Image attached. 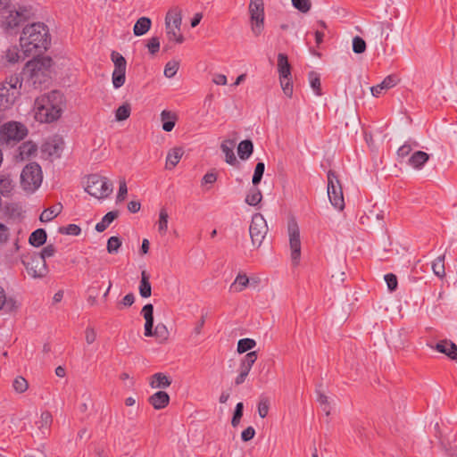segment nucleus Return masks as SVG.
I'll use <instances>...</instances> for the list:
<instances>
[{
    "label": "nucleus",
    "instance_id": "obj_1",
    "mask_svg": "<svg viewBox=\"0 0 457 457\" xmlns=\"http://www.w3.org/2000/svg\"><path fill=\"white\" fill-rule=\"evenodd\" d=\"M65 107V98L58 90H53L36 98L34 103L35 119L39 122L50 123L57 120Z\"/></svg>",
    "mask_w": 457,
    "mask_h": 457
},
{
    "label": "nucleus",
    "instance_id": "obj_2",
    "mask_svg": "<svg viewBox=\"0 0 457 457\" xmlns=\"http://www.w3.org/2000/svg\"><path fill=\"white\" fill-rule=\"evenodd\" d=\"M50 42L47 27L42 22L27 25L21 33L20 45L24 57L45 51Z\"/></svg>",
    "mask_w": 457,
    "mask_h": 457
},
{
    "label": "nucleus",
    "instance_id": "obj_3",
    "mask_svg": "<svg viewBox=\"0 0 457 457\" xmlns=\"http://www.w3.org/2000/svg\"><path fill=\"white\" fill-rule=\"evenodd\" d=\"M4 2L0 6V22L4 29H14L33 16L30 6L16 8L11 4V0H5Z\"/></svg>",
    "mask_w": 457,
    "mask_h": 457
},
{
    "label": "nucleus",
    "instance_id": "obj_4",
    "mask_svg": "<svg viewBox=\"0 0 457 457\" xmlns=\"http://www.w3.org/2000/svg\"><path fill=\"white\" fill-rule=\"evenodd\" d=\"M51 65L52 59L49 57L35 58L26 64L25 71L29 73V79L34 87L48 81Z\"/></svg>",
    "mask_w": 457,
    "mask_h": 457
},
{
    "label": "nucleus",
    "instance_id": "obj_5",
    "mask_svg": "<svg viewBox=\"0 0 457 457\" xmlns=\"http://www.w3.org/2000/svg\"><path fill=\"white\" fill-rule=\"evenodd\" d=\"M22 82L18 75H12L0 84V109L10 108L20 96Z\"/></svg>",
    "mask_w": 457,
    "mask_h": 457
},
{
    "label": "nucleus",
    "instance_id": "obj_6",
    "mask_svg": "<svg viewBox=\"0 0 457 457\" xmlns=\"http://www.w3.org/2000/svg\"><path fill=\"white\" fill-rule=\"evenodd\" d=\"M182 11L179 7L170 8L165 16V33L169 41L178 44L184 42V36L181 32Z\"/></svg>",
    "mask_w": 457,
    "mask_h": 457
},
{
    "label": "nucleus",
    "instance_id": "obj_7",
    "mask_svg": "<svg viewBox=\"0 0 457 457\" xmlns=\"http://www.w3.org/2000/svg\"><path fill=\"white\" fill-rule=\"evenodd\" d=\"M28 135L27 127L18 121H8L0 126V143L13 146Z\"/></svg>",
    "mask_w": 457,
    "mask_h": 457
},
{
    "label": "nucleus",
    "instance_id": "obj_8",
    "mask_svg": "<svg viewBox=\"0 0 457 457\" xmlns=\"http://www.w3.org/2000/svg\"><path fill=\"white\" fill-rule=\"evenodd\" d=\"M85 190L92 196L97 199L108 197L112 190V183L105 177L98 174H91L87 177V187Z\"/></svg>",
    "mask_w": 457,
    "mask_h": 457
},
{
    "label": "nucleus",
    "instance_id": "obj_9",
    "mask_svg": "<svg viewBox=\"0 0 457 457\" xmlns=\"http://www.w3.org/2000/svg\"><path fill=\"white\" fill-rule=\"evenodd\" d=\"M43 180V173L39 164L30 162L27 164L21 173V186L27 192L37 190Z\"/></svg>",
    "mask_w": 457,
    "mask_h": 457
},
{
    "label": "nucleus",
    "instance_id": "obj_10",
    "mask_svg": "<svg viewBox=\"0 0 457 457\" xmlns=\"http://www.w3.org/2000/svg\"><path fill=\"white\" fill-rule=\"evenodd\" d=\"M251 30L255 37H259L264 29V2L263 0H250L248 5Z\"/></svg>",
    "mask_w": 457,
    "mask_h": 457
},
{
    "label": "nucleus",
    "instance_id": "obj_11",
    "mask_svg": "<svg viewBox=\"0 0 457 457\" xmlns=\"http://www.w3.org/2000/svg\"><path fill=\"white\" fill-rule=\"evenodd\" d=\"M22 264L24 265L29 276L33 278H45L48 273V267L46 262L43 257L36 253L26 255L22 258Z\"/></svg>",
    "mask_w": 457,
    "mask_h": 457
},
{
    "label": "nucleus",
    "instance_id": "obj_12",
    "mask_svg": "<svg viewBox=\"0 0 457 457\" xmlns=\"http://www.w3.org/2000/svg\"><path fill=\"white\" fill-rule=\"evenodd\" d=\"M328 196L335 208L340 211L344 209L345 201L342 187L338 177L332 170L328 171Z\"/></svg>",
    "mask_w": 457,
    "mask_h": 457
},
{
    "label": "nucleus",
    "instance_id": "obj_13",
    "mask_svg": "<svg viewBox=\"0 0 457 457\" xmlns=\"http://www.w3.org/2000/svg\"><path fill=\"white\" fill-rule=\"evenodd\" d=\"M249 233L253 245L259 247L268 233V225L262 214L253 215Z\"/></svg>",
    "mask_w": 457,
    "mask_h": 457
},
{
    "label": "nucleus",
    "instance_id": "obj_14",
    "mask_svg": "<svg viewBox=\"0 0 457 457\" xmlns=\"http://www.w3.org/2000/svg\"><path fill=\"white\" fill-rule=\"evenodd\" d=\"M112 61L114 63L112 79L115 88L122 87L126 80V59L119 53L113 51L111 54Z\"/></svg>",
    "mask_w": 457,
    "mask_h": 457
},
{
    "label": "nucleus",
    "instance_id": "obj_15",
    "mask_svg": "<svg viewBox=\"0 0 457 457\" xmlns=\"http://www.w3.org/2000/svg\"><path fill=\"white\" fill-rule=\"evenodd\" d=\"M287 230L291 248V258L292 261L297 264L301 256V240L299 227L295 220L288 221Z\"/></svg>",
    "mask_w": 457,
    "mask_h": 457
},
{
    "label": "nucleus",
    "instance_id": "obj_16",
    "mask_svg": "<svg viewBox=\"0 0 457 457\" xmlns=\"http://www.w3.org/2000/svg\"><path fill=\"white\" fill-rule=\"evenodd\" d=\"M18 152V154L15 156L16 160H29L37 155V145L32 141H26L19 146Z\"/></svg>",
    "mask_w": 457,
    "mask_h": 457
},
{
    "label": "nucleus",
    "instance_id": "obj_17",
    "mask_svg": "<svg viewBox=\"0 0 457 457\" xmlns=\"http://www.w3.org/2000/svg\"><path fill=\"white\" fill-rule=\"evenodd\" d=\"M435 349L457 361V345L454 343L442 340L436 345Z\"/></svg>",
    "mask_w": 457,
    "mask_h": 457
},
{
    "label": "nucleus",
    "instance_id": "obj_18",
    "mask_svg": "<svg viewBox=\"0 0 457 457\" xmlns=\"http://www.w3.org/2000/svg\"><path fill=\"white\" fill-rule=\"evenodd\" d=\"M236 145L235 140L226 139L220 145V149L225 154V161L230 165H235L237 161L234 154V147Z\"/></svg>",
    "mask_w": 457,
    "mask_h": 457
},
{
    "label": "nucleus",
    "instance_id": "obj_19",
    "mask_svg": "<svg viewBox=\"0 0 457 457\" xmlns=\"http://www.w3.org/2000/svg\"><path fill=\"white\" fill-rule=\"evenodd\" d=\"M141 313L145 320V336L150 337L152 335V328H154V306L152 303L145 304L141 311Z\"/></svg>",
    "mask_w": 457,
    "mask_h": 457
},
{
    "label": "nucleus",
    "instance_id": "obj_20",
    "mask_svg": "<svg viewBox=\"0 0 457 457\" xmlns=\"http://www.w3.org/2000/svg\"><path fill=\"white\" fill-rule=\"evenodd\" d=\"M162 128L165 132H170L178 120V115L168 110H163L160 114Z\"/></svg>",
    "mask_w": 457,
    "mask_h": 457
},
{
    "label": "nucleus",
    "instance_id": "obj_21",
    "mask_svg": "<svg viewBox=\"0 0 457 457\" xmlns=\"http://www.w3.org/2000/svg\"><path fill=\"white\" fill-rule=\"evenodd\" d=\"M184 154L182 147H173L169 150L166 156L165 168L167 170H172L179 162L181 157Z\"/></svg>",
    "mask_w": 457,
    "mask_h": 457
},
{
    "label": "nucleus",
    "instance_id": "obj_22",
    "mask_svg": "<svg viewBox=\"0 0 457 457\" xmlns=\"http://www.w3.org/2000/svg\"><path fill=\"white\" fill-rule=\"evenodd\" d=\"M169 402L170 396L164 391H158L149 397V403L155 410L166 407Z\"/></svg>",
    "mask_w": 457,
    "mask_h": 457
},
{
    "label": "nucleus",
    "instance_id": "obj_23",
    "mask_svg": "<svg viewBox=\"0 0 457 457\" xmlns=\"http://www.w3.org/2000/svg\"><path fill=\"white\" fill-rule=\"evenodd\" d=\"M396 85V80L395 77L389 75L384 79V80L374 87H370V91L373 96L378 97L384 90H387L389 88H392Z\"/></svg>",
    "mask_w": 457,
    "mask_h": 457
},
{
    "label": "nucleus",
    "instance_id": "obj_24",
    "mask_svg": "<svg viewBox=\"0 0 457 457\" xmlns=\"http://www.w3.org/2000/svg\"><path fill=\"white\" fill-rule=\"evenodd\" d=\"M429 160V154L423 151H416L408 160V164L414 169L420 170Z\"/></svg>",
    "mask_w": 457,
    "mask_h": 457
},
{
    "label": "nucleus",
    "instance_id": "obj_25",
    "mask_svg": "<svg viewBox=\"0 0 457 457\" xmlns=\"http://www.w3.org/2000/svg\"><path fill=\"white\" fill-rule=\"evenodd\" d=\"M278 72L280 78H287L291 76V66L286 54L279 53L278 54Z\"/></svg>",
    "mask_w": 457,
    "mask_h": 457
},
{
    "label": "nucleus",
    "instance_id": "obj_26",
    "mask_svg": "<svg viewBox=\"0 0 457 457\" xmlns=\"http://www.w3.org/2000/svg\"><path fill=\"white\" fill-rule=\"evenodd\" d=\"M251 280L245 273H238L234 282L229 287L230 292L239 293L244 291L250 284Z\"/></svg>",
    "mask_w": 457,
    "mask_h": 457
},
{
    "label": "nucleus",
    "instance_id": "obj_27",
    "mask_svg": "<svg viewBox=\"0 0 457 457\" xmlns=\"http://www.w3.org/2000/svg\"><path fill=\"white\" fill-rule=\"evenodd\" d=\"M151 25H152V21L150 18H148V17L139 18L136 21V23L133 27L134 35L137 37H140V36L146 34L149 31Z\"/></svg>",
    "mask_w": 457,
    "mask_h": 457
},
{
    "label": "nucleus",
    "instance_id": "obj_28",
    "mask_svg": "<svg viewBox=\"0 0 457 457\" xmlns=\"http://www.w3.org/2000/svg\"><path fill=\"white\" fill-rule=\"evenodd\" d=\"M17 307L16 301L12 298H7L4 288L0 287V311L12 312L15 311Z\"/></svg>",
    "mask_w": 457,
    "mask_h": 457
},
{
    "label": "nucleus",
    "instance_id": "obj_29",
    "mask_svg": "<svg viewBox=\"0 0 457 457\" xmlns=\"http://www.w3.org/2000/svg\"><path fill=\"white\" fill-rule=\"evenodd\" d=\"M139 294L143 298H147L151 296L152 294V287L149 281V276L145 270H142L141 272V280L139 284Z\"/></svg>",
    "mask_w": 457,
    "mask_h": 457
},
{
    "label": "nucleus",
    "instance_id": "obj_30",
    "mask_svg": "<svg viewBox=\"0 0 457 457\" xmlns=\"http://www.w3.org/2000/svg\"><path fill=\"white\" fill-rule=\"evenodd\" d=\"M253 151V142L249 139L243 140L237 146V154L241 160H247Z\"/></svg>",
    "mask_w": 457,
    "mask_h": 457
},
{
    "label": "nucleus",
    "instance_id": "obj_31",
    "mask_svg": "<svg viewBox=\"0 0 457 457\" xmlns=\"http://www.w3.org/2000/svg\"><path fill=\"white\" fill-rule=\"evenodd\" d=\"M171 384L170 379L169 377L162 373H155L152 377V380L150 382V386L153 388H166L170 386Z\"/></svg>",
    "mask_w": 457,
    "mask_h": 457
},
{
    "label": "nucleus",
    "instance_id": "obj_32",
    "mask_svg": "<svg viewBox=\"0 0 457 457\" xmlns=\"http://www.w3.org/2000/svg\"><path fill=\"white\" fill-rule=\"evenodd\" d=\"M46 241V233L43 228H37L31 233L29 242L35 247L43 245Z\"/></svg>",
    "mask_w": 457,
    "mask_h": 457
},
{
    "label": "nucleus",
    "instance_id": "obj_33",
    "mask_svg": "<svg viewBox=\"0 0 457 457\" xmlns=\"http://www.w3.org/2000/svg\"><path fill=\"white\" fill-rule=\"evenodd\" d=\"M62 204H58L55 206H53V207L44 210L39 216L40 221L41 222L51 221L62 212Z\"/></svg>",
    "mask_w": 457,
    "mask_h": 457
},
{
    "label": "nucleus",
    "instance_id": "obj_34",
    "mask_svg": "<svg viewBox=\"0 0 457 457\" xmlns=\"http://www.w3.org/2000/svg\"><path fill=\"white\" fill-rule=\"evenodd\" d=\"M119 216L118 211H112L107 212L102 220L96 225V230L98 232L104 231L109 225Z\"/></svg>",
    "mask_w": 457,
    "mask_h": 457
},
{
    "label": "nucleus",
    "instance_id": "obj_35",
    "mask_svg": "<svg viewBox=\"0 0 457 457\" xmlns=\"http://www.w3.org/2000/svg\"><path fill=\"white\" fill-rule=\"evenodd\" d=\"M170 332L163 323H158L154 328H152V335L150 337H155L161 343L166 342L169 339Z\"/></svg>",
    "mask_w": 457,
    "mask_h": 457
},
{
    "label": "nucleus",
    "instance_id": "obj_36",
    "mask_svg": "<svg viewBox=\"0 0 457 457\" xmlns=\"http://www.w3.org/2000/svg\"><path fill=\"white\" fill-rule=\"evenodd\" d=\"M262 199V192L259 188L252 187L246 195L245 203L251 206L257 205Z\"/></svg>",
    "mask_w": 457,
    "mask_h": 457
},
{
    "label": "nucleus",
    "instance_id": "obj_37",
    "mask_svg": "<svg viewBox=\"0 0 457 457\" xmlns=\"http://www.w3.org/2000/svg\"><path fill=\"white\" fill-rule=\"evenodd\" d=\"M168 220H169V214H168L166 209L162 208L160 210L159 220L157 222L158 232L162 236H165L168 231Z\"/></svg>",
    "mask_w": 457,
    "mask_h": 457
},
{
    "label": "nucleus",
    "instance_id": "obj_38",
    "mask_svg": "<svg viewBox=\"0 0 457 457\" xmlns=\"http://www.w3.org/2000/svg\"><path fill=\"white\" fill-rule=\"evenodd\" d=\"M52 422V414L49 411H46L41 413L40 419L37 422V424L38 426V429L41 430L43 434H46V431H47L50 428Z\"/></svg>",
    "mask_w": 457,
    "mask_h": 457
},
{
    "label": "nucleus",
    "instance_id": "obj_39",
    "mask_svg": "<svg viewBox=\"0 0 457 457\" xmlns=\"http://www.w3.org/2000/svg\"><path fill=\"white\" fill-rule=\"evenodd\" d=\"M13 189L12 179L9 175L0 174V194L7 195Z\"/></svg>",
    "mask_w": 457,
    "mask_h": 457
},
{
    "label": "nucleus",
    "instance_id": "obj_40",
    "mask_svg": "<svg viewBox=\"0 0 457 457\" xmlns=\"http://www.w3.org/2000/svg\"><path fill=\"white\" fill-rule=\"evenodd\" d=\"M432 270L436 276L444 278L445 276V255L438 256L432 263Z\"/></svg>",
    "mask_w": 457,
    "mask_h": 457
},
{
    "label": "nucleus",
    "instance_id": "obj_41",
    "mask_svg": "<svg viewBox=\"0 0 457 457\" xmlns=\"http://www.w3.org/2000/svg\"><path fill=\"white\" fill-rule=\"evenodd\" d=\"M131 106L129 103H124L115 111V119L118 121L127 120L130 116Z\"/></svg>",
    "mask_w": 457,
    "mask_h": 457
},
{
    "label": "nucleus",
    "instance_id": "obj_42",
    "mask_svg": "<svg viewBox=\"0 0 457 457\" xmlns=\"http://www.w3.org/2000/svg\"><path fill=\"white\" fill-rule=\"evenodd\" d=\"M4 59L10 63H15L20 61L21 55L17 46H12L6 49Z\"/></svg>",
    "mask_w": 457,
    "mask_h": 457
},
{
    "label": "nucleus",
    "instance_id": "obj_43",
    "mask_svg": "<svg viewBox=\"0 0 457 457\" xmlns=\"http://www.w3.org/2000/svg\"><path fill=\"white\" fill-rule=\"evenodd\" d=\"M179 68V62L177 60L169 61L164 68V76L168 79L173 78Z\"/></svg>",
    "mask_w": 457,
    "mask_h": 457
},
{
    "label": "nucleus",
    "instance_id": "obj_44",
    "mask_svg": "<svg viewBox=\"0 0 457 457\" xmlns=\"http://www.w3.org/2000/svg\"><path fill=\"white\" fill-rule=\"evenodd\" d=\"M309 81L312 88L317 96H321L320 79L318 73L311 71L309 73Z\"/></svg>",
    "mask_w": 457,
    "mask_h": 457
},
{
    "label": "nucleus",
    "instance_id": "obj_45",
    "mask_svg": "<svg viewBox=\"0 0 457 457\" xmlns=\"http://www.w3.org/2000/svg\"><path fill=\"white\" fill-rule=\"evenodd\" d=\"M256 345V342L252 338H243L237 343V352L239 353L252 350Z\"/></svg>",
    "mask_w": 457,
    "mask_h": 457
},
{
    "label": "nucleus",
    "instance_id": "obj_46",
    "mask_svg": "<svg viewBox=\"0 0 457 457\" xmlns=\"http://www.w3.org/2000/svg\"><path fill=\"white\" fill-rule=\"evenodd\" d=\"M280 86L283 90V93L287 97H292L293 96V82H292V77L287 78H280L279 79Z\"/></svg>",
    "mask_w": 457,
    "mask_h": 457
},
{
    "label": "nucleus",
    "instance_id": "obj_47",
    "mask_svg": "<svg viewBox=\"0 0 457 457\" xmlns=\"http://www.w3.org/2000/svg\"><path fill=\"white\" fill-rule=\"evenodd\" d=\"M270 409V400L266 396H261L258 403V414L261 418H265L268 415Z\"/></svg>",
    "mask_w": 457,
    "mask_h": 457
},
{
    "label": "nucleus",
    "instance_id": "obj_48",
    "mask_svg": "<svg viewBox=\"0 0 457 457\" xmlns=\"http://www.w3.org/2000/svg\"><path fill=\"white\" fill-rule=\"evenodd\" d=\"M121 246V240L118 237H111L107 241V252L109 253H118L120 247Z\"/></svg>",
    "mask_w": 457,
    "mask_h": 457
},
{
    "label": "nucleus",
    "instance_id": "obj_49",
    "mask_svg": "<svg viewBox=\"0 0 457 457\" xmlns=\"http://www.w3.org/2000/svg\"><path fill=\"white\" fill-rule=\"evenodd\" d=\"M264 170H265V165L263 162H258L256 164L255 169H254V173H253V176L252 179V182H253V186H257L261 182L262 178L264 173Z\"/></svg>",
    "mask_w": 457,
    "mask_h": 457
},
{
    "label": "nucleus",
    "instance_id": "obj_50",
    "mask_svg": "<svg viewBox=\"0 0 457 457\" xmlns=\"http://www.w3.org/2000/svg\"><path fill=\"white\" fill-rule=\"evenodd\" d=\"M12 386L17 393L21 394L28 389L29 384L28 381L23 377H17L13 380Z\"/></svg>",
    "mask_w": 457,
    "mask_h": 457
},
{
    "label": "nucleus",
    "instance_id": "obj_51",
    "mask_svg": "<svg viewBox=\"0 0 457 457\" xmlns=\"http://www.w3.org/2000/svg\"><path fill=\"white\" fill-rule=\"evenodd\" d=\"M366 50V42L359 36L353 38V51L355 54H362Z\"/></svg>",
    "mask_w": 457,
    "mask_h": 457
},
{
    "label": "nucleus",
    "instance_id": "obj_52",
    "mask_svg": "<svg viewBox=\"0 0 457 457\" xmlns=\"http://www.w3.org/2000/svg\"><path fill=\"white\" fill-rule=\"evenodd\" d=\"M243 409H244L243 403H237L235 411H234V415L231 420V425L234 428L237 427L238 424L240 423V420L243 416Z\"/></svg>",
    "mask_w": 457,
    "mask_h": 457
},
{
    "label": "nucleus",
    "instance_id": "obj_53",
    "mask_svg": "<svg viewBox=\"0 0 457 457\" xmlns=\"http://www.w3.org/2000/svg\"><path fill=\"white\" fill-rule=\"evenodd\" d=\"M59 232L61 234L64 235H72V236H78L80 234L81 229L76 224H70L66 227H61L59 228Z\"/></svg>",
    "mask_w": 457,
    "mask_h": 457
},
{
    "label": "nucleus",
    "instance_id": "obj_54",
    "mask_svg": "<svg viewBox=\"0 0 457 457\" xmlns=\"http://www.w3.org/2000/svg\"><path fill=\"white\" fill-rule=\"evenodd\" d=\"M83 402L79 405V411L81 413H86L91 404V394L88 392H85L81 395Z\"/></svg>",
    "mask_w": 457,
    "mask_h": 457
},
{
    "label": "nucleus",
    "instance_id": "obj_55",
    "mask_svg": "<svg viewBox=\"0 0 457 457\" xmlns=\"http://www.w3.org/2000/svg\"><path fill=\"white\" fill-rule=\"evenodd\" d=\"M292 4L302 12H309L312 6L310 0H292Z\"/></svg>",
    "mask_w": 457,
    "mask_h": 457
},
{
    "label": "nucleus",
    "instance_id": "obj_56",
    "mask_svg": "<svg viewBox=\"0 0 457 457\" xmlns=\"http://www.w3.org/2000/svg\"><path fill=\"white\" fill-rule=\"evenodd\" d=\"M384 278L385 281L386 282L387 288L389 291L393 292L397 288L398 282L397 278L395 274L388 273L385 275Z\"/></svg>",
    "mask_w": 457,
    "mask_h": 457
},
{
    "label": "nucleus",
    "instance_id": "obj_57",
    "mask_svg": "<svg viewBox=\"0 0 457 457\" xmlns=\"http://www.w3.org/2000/svg\"><path fill=\"white\" fill-rule=\"evenodd\" d=\"M148 51L151 54H155L160 49V40L157 37H153L149 39L146 45Z\"/></svg>",
    "mask_w": 457,
    "mask_h": 457
},
{
    "label": "nucleus",
    "instance_id": "obj_58",
    "mask_svg": "<svg viewBox=\"0 0 457 457\" xmlns=\"http://www.w3.org/2000/svg\"><path fill=\"white\" fill-rule=\"evenodd\" d=\"M127 194H128L127 184H126V181L124 179H122L120 181L119 191H118L117 197H116L117 202H123L126 198Z\"/></svg>",
    "mask_w": 457,
    "mask_h": 457
},
{
    "label": "nucleus",
    "instance_id": "obj_59",
    "mask_svg": "<svg viewBox=\"0 0 457 457\" xmlns=\"http://www.w3.org/2000/svg\"><path fill=\"white\" fill-rule=\"evenodd\" d=\"M257 360V353L255 351L250 352L246 353L244 358L241 360V362L246 366L253 367L254 362Z\"/></svg>",
    "mask_w": 457,
    "mask_h": 457
},
{
    "label": "nucleus",
    "instance_id": "obj_60",
    "mask_svg": "<svg viewBox=\"0 0 457 457\" xmlns=\"http://www.w3.org/2000/svg\"><path fill=\"white\" fill-rule=\"evenodd\" d=\"M55 252H56V249H55L54 245H48L46 247H44L39 253H36V254L43 257V260L46 261V258L52 257L55 253Z\"/></svg>",
    "mask_w": 457,
    "mask_h": 457
},
{
    "label": "nucleus",
    "instance_id": "obj_61",
    "mask_svg": "<svg viewBox=\"0 0 457 457\" xmlns=\"http://www.w3.org/2000/svg\"><path fill=\"white\" fill-rule=\"evenodd\" d=\"M255 436V430L253 427L246 428L242 433H241V438L244 442H248L251 439H253Z\"/></svg>",
    "mask_w": 457,
    "mask_h": 457
},
{
    "label": "nucleus",
    "instance_id": "obj_62",
    "mask_svg": "<svg viewBox=\"0 0 457 457\" xmlns=\"http://www.w3.org/2000/svg\"><path fill=\"white\" fill-rule=\"evenodd\" d=\"M411 150H412L411 145L408 143H405L404 145H403L402 146H400L398 148L397 155L400 158H404L411 154Z\"/></svg>",
    "mask_w": 457,
    "mask_h": 457
},
{
    "label": "nucleus",
    "instance_id": "obj_63",
    "mask_svg": "<svg viewBox=\"0 0 457 457\" xmlns=\"http://www.w3.org/2000/svg\"><path fill=\"white\" fill-rule=\"evenodd\" d=\"M85 339L88 345H91L96 341V332L93 328H87L85 331Z\"/></svg>",
    "mask_w": 457,
    "mask_h": 457
},
{
    "label": "nucleus",
    "instance_id": "obj_64",
    "mask_svg": "<svg viewBox=\"0 0 457 457\" xmlns=\"http://www.w3.org/2000/svg\"><path fill=\"white\" fill-rule=\"evenodd\" d=\"M318 402L322 406V410L326 412L327 415L330 413V408L328 404V399L325 395L320 394L318 397Z\"/></svg>",
    "mask_w": 457,
    "mask_h": 457
}]
</instances>
